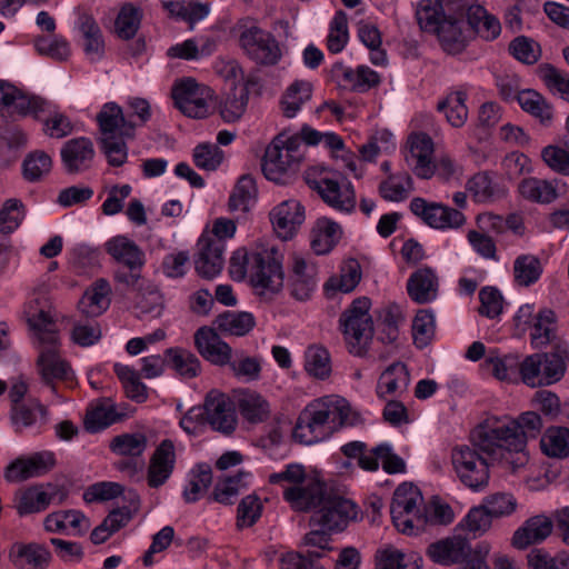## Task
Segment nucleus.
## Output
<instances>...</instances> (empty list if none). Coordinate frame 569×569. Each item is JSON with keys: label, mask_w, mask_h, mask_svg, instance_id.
Returning a JSON list of instances; mask_svg holds the SVG:
<instances>
[{"label": "nucleus", "mask_w": 569, "mask_h": 569, "mask_svg": "<svg viewBox=\"0 0 569 569\" xmlns=\"http://www.w3.org/2000/svg\"><path fill=\"white\" fill-rule=\"evenodd\" d=\"M39 356L37 369L44 385L56 392V381H63L71 385L74 380V372L70 365L60 355V343H39Z\"/></svg>", "instance_id": "4468645a"}, {"label": "nucleus", "mask_w": 569, "mask_h": 569, "mask_svg": "<svg viewBox=\"0 0 569 569\" xmlns=\"http://www.w3.org/2000/svg\"><path fill=\"white\" fill-rule=\"evenodd\" d=\"M34 48L39 54L56 61H66L71 54L70 43L60 36L38 37L34 40Z\"/></svg>", "instance_id": "69168bd1"}, {"label": "nucleus", "mask_w": 569, "mask_h": 569, "mask_svg": "<svg viewBox=\"0 0 569 569\" xmlns=\"http://www.w3.org/2000/svg\"><path fill=\"white\" fill-rule=\"evenodd\" d=\"M358 37L370 50V61L375 66H386L388 57L386 50L381 48L382 37L378 27L370 22L360 21L358 24Z\"/></svg>", "instance_id": "3c124183"}, {"label": "nucleus", "mask_w": 569, "mask_h": 569, "mask_svg": "<svg viewBox=\"0 0 569 569\" xmlns=\"http://www.w3.org/2000/svg\"><path fill=\"white\" fill-rule=\"evenodd\" d=\"M332 78L342 82V86L356 92H367L380 84L381 79L378 72L368 66H359L357 69L345 67L341 63L335 64L331 70Z\"/></svg>", "instance_id": "bb28decb"}, {"label": "nucleus", "mask_w": 569, "mask_h": 569, "mask_svg": "<svg viewBox=\"0 0 569 569\" xmlns=\"http://www.w3.org/2000/svg\"><path fill=\"white\" fill-rule=\"evenodd\" d=\"M78 28L83 39V50L91 61H98L104 53V41L101 29L94 18L82 13L78 18Z\"/></svg>", "instance_id": "e433bc0d"}, {"label": "nucleus", "mask_w": 569, "mask_h": 569, "mask_svg": "<svg viewBox=\"0 0 569 569\" xmlns=\"http://www.w3.org/2000/svg\"><path fill=\"white\" fill-rule=\"evenodd\" d=\"M89 527V520L82 512L77 510L52 512L44 519V528L50 532L82 536L88 531Z\"/></svg>", "instance_id": "473e14b6"}, {"label": "nucleus", "mask_w": 569, "mask_h": 569, "mask_svg": "<svg viewBox=\"0 0 569 569\" xmlns=\"http://www.w3.org/2000/svg\"><path fill=\"white\" fill-rule=\"evenodd\" d=\"M322 184H325V188H322V201L343 212H351L355 209L356 194L349 181L340 186L336 180L322 179Z\"/></svg>", "instance_id": "ea45409f"}, {"label": "nucleus", "mask_w": 569, "mask_h": 569, "mask_svg": "<svg viewBox=\"0 0 569 569\" xmlns=\"http://www.w3.org/2000/svg\"><path fill=\"white\" fill-rule=\"evenodd\" d=\"M410 375L403 362H393L380 375L376 392L380 399L388 396H398L407 391Z\"/></svg>", "instance_id": "f704fd0d"}, {"label": "nucleus", "mask_w": 569, "mask_h": 569, "mask_svg": "<svg viewBox=\"0 0 569 569\" xmlns=\"http://www.w3.org/2000/svg\"><path fill=\"white\" fill-rule=\"evenodd\" d=\"M542 452L551 458L569 457V429L566 427H551L541 437Z\"/></svg>", "instance_id": "603ef678"}, {"label": "nucleus", "mask_w": 569, "mask_h": 569, "mask_svg": "<svg viewBox=\"0 0 569 569\" xmlns=\"http://www.w3.org/2000/svg\"><path fill=\"white\" fill-rule=\"evenodd\" d=\"M467 94L465 91H455L447 96L443 101L438 103V110L445 111L448 122L459 128L461 127L468 117V109L465 104Z\"/></svg>", "instance_id": "052dcab7"}, {"label": "nucleus", "mask_w": 569, "mask_h": 569, "mask_svg": "<svg viewBox=\"0 0 569 569\" xmlns=\"http://www.w3.org/2000/svg\"><path fill=\"white\" fill-rule=\"evenodd\" d=\"M409 151L406 154L407 163L413 173L421 179H430L432 170L430 163L433 154V141L423 132L412 133L407 141Z\"/></svg>", "instance_id": "b1692460"}, {"label": "nucleus", "mask_w": 569, "mask_h": 569, "mask_svg": "<svg viewBox=\"0 0 569 569\" xmlns=\"http://www.w3.org/2000/svg\"><path fill=\"white\" fill-rule=\"evenodd\" d=\"M320 551L301 550L290 551L281 556V569H320Z\"/></svg>", "instance_id": "774afa93"}, {"label": "nucleus", "mask_w": 569, "mask_h": 569, "mask_svg": "<svg viewBox=\"0 0 569 569\" xmlns=\"http://www.w3.org/2000/svg\"><path fill=\"white\" fill-rule=\"evenodd\" d=\"M257 198V186L252 176H241L230 197L228 208L230 211L247 212Z\"/></svg>", "instance_id": "09e8293b"}, {"label": "nucleus", "mask_w": 569, "mask_h": 569, "mask_svg": "<svg viewBox=\"0 0 569 569\" xmlns=\"http://www.w3.org/2000/svg\"><path fill=\"white\" fill-rule=\"evenodd\" d=\"M350 412L351 408L345 398L338 396L322 398V438L330 437L346 425H353Z\"/></svg>", "instance_id": "cd10ccee"}, {"label": "nucleus", "mask_w": 569, "mask_h": 569, "mask_svg": "<svg viewBox=\"0 0 569 569\" xmlns=\"http://www.w3.org/2000/svg\"><path fill=\"white\" fill-rule=\"evenodd\" d=\"M9 558L19 569H46L50 563L51 553L39 543H14Z\"/></svg>", "instance_id": "7c9ffc66"}, {"label": "nucleus", "mask_w": 569, "mask_h": 569, "mask_svg": "<svg viewBox=\"0 0 569 569\" xmlns=\"http://www.w3.org/2000/svg\"><path fill=\"white\" fill-rule=\"evenodd\" d=\"M313 86L306 80H296L283 92L280 106L287 118H293L301 106L312 97Z\"/></svg>", "instance_id": "a18cd8bd"}, {"label": "nucleus", "mask_w": 569, "mask_h": 569, "mask_svg": "<svg viewBox=\"0 0 569 569\" xmlns=\"http://www.w3.org/2000/svg\"><path fill=\"white\" fill-rule=\"evenodd\" d=\"M63 167L68 173H80L90 169L96 151L93 142L87 137L68 140L60 151Z\"/></svg>", "instance_id": "5701e85b"}, {"label": "nucleus", "mask_w": 569, "mask_h": 569, "mask_svg": "<svg viewBox=\"0 0 569 569\" xmlns=\"http://www.w3.org/2000/svg\"><path fill=\"white\" fill-rule=\"evenodd\" d=\"M197 246L198 252L194 257L197 273L206 279L214 278L223 268L226 246L219 244V241H208L207 238H200Z\"/></svg>", "instance_id": "a878e982"}, {"label": "nucleus", "mask_w": 569, "mask_h": 569, "mask_svg": "<svg viewBox=\"0 0 569 569\" xmlns=\"http://www.w3.org/2000/svg\"><path fill=\"white\" fill-rule=\"evenodd\" d=\"M413 180L411 176L402 170L389 173L378 187L380 197L390 202H401L406 200L413 191Z\"/></svg>", "instance_id": "a19ab883"}, {"label": "nucleus", "mask_w": 569, "mask_h": 569, "mask_svg": "<svg viewBox=\"0 0 569 569\" xmlns=\"http://www.w3.org/2000/svg\"><path fill=\"white\" fill-rule=\"evenodd\" d=\"M360 279V266L356 260H351L341 268L339 276H332L327 280L325 291L328 297L337 291L349 293L357 287Z\"/></svg>", "instance_id": "8fccbe9b"}, {"label": "nucleus", "mask_w": 569, "mask_h": 569, "mask_svg": "<svg viewBox=\"0 0 569 569\" xmlns=\"http://www.w3.org/2000/svg\"><path fill=\"white\" fill-rule=\"evenodd\" d=\"M111 288L106 279H98L92 287L86 291L79 302L80 311L88 317H97L101 315L110 303L109 295Z\"/></svg>", "instance_id": "37998d69"}, {"label": "nucleus", "mask_w": 569, "mask_h": 569, "mask_svg": "<svg viewBox=\"0 0 569 569\" xmlns=\"http://www.w3.org/2000/svg\"><path fill=\"white\" fill-rule=\"evenodd\" d=\"M466 27H468L466 19L442 18V24L435 33L445 51L455 54L463 50L467 42Z\"/></svg>", "instance_id": "58836bf2"}, {"label": "nucleus", "mask_w": 569, "mask_h": 569, "mask_svg": "<svg viewBox=\"0 0 569 569\" xmlns=\"http://www.w3.org/2000/svg\"><path fill=\"white\" fill-rule=\"evenodd\" d=\"M356 517V505L345 497V487L322 481V551L332 550L325 537L345 531Z\"/></svg>", "instance_id": "423d86ee"}, {"label": "nucleus", "mask_w": 569, "mask_h": 569, "mask_svg": "<svg viewBox=\"0 0 569 569\" xmlns=\"http://www.w3.org/2000/svg\"><path fill=\"white\" fill-rule=\"evenodd\" d=\"M302 159L299 139L279 134L266 148L262 172L269 181L284 184L293 177Z\"/></svg>", "instance_id": "20e7f679"}, {"label": "nucleus", "mask_w": 569, "mask_h": 569, "mask_svg": "<svg viewBox=\"0 0 569 569\" xmlns=\"http://www.w3.org/2000/svg\"><path fill=\"white\" fill-rule=\"evenodd\" d=\"M164 356L168 366L182 379H193L201 372V362L190 350L172 347L166 349Z\"/></svg>", "instance_id": "79ce46f5"}, {"label": "nucleus", "mask_w": 569, "mask_h": 569, "mask_svg": "<svg viewBox=\"0 0 569 569\" xmlns=\"http://www.w3.org/2000/svg\"><path fill=\"white\" fill-rule=\"evenodd\" d=\"M320 427V401L315 400L298 417L293 428V438L302 445H312L318 441Z\"/></svg>", "instance_id": "4c0bfd02"}, {"label": "nucleus", "mask_w": 569, "mask_h": 569, "mask_svg": "<svg viewBox=\"0 0 569 569\" xmlns=\"http://www.w3.org/2000/svg\"><path fill=\"white\" fill-rule=\"evenodd\" d=\"M540 260L532 254L519 256L513 264L515 280L518 284L528 287L535 283L541 276Z\"/></svg>", "instance_id": "e2e57ef3"}, {"label": "nucleus", "mask_w": 569, "mask_h": 569, "mask_svg": "<svg viewBox=\"0 0 569 569\" xmlns=\"http://www.w3.org/2000/svg\"><path fill=\"white\" fill-rule=\"evenodd\" d=\"M269 482L283 488L282 497L296 512H310L320 506V475L307 473L299 463L287 465L284 470L269 476Z\"/></svg>", "instance_id": "7ed1b4c3"}, {"label": "nucleus", "mask_w": 569, "mask_h": 569, "mask_svg": "<svg viewBox=\"0 0 569 569\" xmlns=\"http://www.w3.org/2000/svg\"><path fill=\"white\" fill-rule=\"evenodd\" d=\"M493 518L482 502L472 507L459 522L458 528L472 535V538L483 536L492 527Z\"/></svg>", "instance_id": "13d9d810"}, {"label": "nucleus", "mask_w": 569, "mask_h": 569, "mask_svg": "<svg viewBox=\"0 0 569 569\" xmlns=\"http://www.w3.org/2000/svg\"><path fill=\"white\" fill-rule=\"evenodd\" d=\"M250 473L239 471L233 477H227L217 482L213 490V500L220 503H232L241 490L247 489Z\"/></svg>", "instance_id": "864d4df0"}, {"label": "nucleus", "mask_w": 569, "mask_h": 569, "mask_svg": "<svg viewBox=\"0 0 569 569\" xmlns=\"http://www.w3.org/2000/svg\"><path fill=\"white\" fill-rule=\"evenodd\" d=\"M555 529L553 517L540 513L528 518L512 535L511 545L518 550L543 542Z\"/></svg>", "instance_id": "aec40b11"}, {"label": "nucleus", "mask_w": 569, "mask_h": 569, "mask_svg": "<svg viewBox=\"0 0 569 569\" xmlns=\"http://www.w3.org/2000/svg\"><path fill=\"white\" fill-rule=\"evenodd\" d=\"M134 308L140 315L157 318L163 310V297L151 281H142L134 295Z\"/></svg>", "instance_id": "c03bdc74"}, {"label": "nucleus", "mask_w": 569, "mask_h": 569, "mask_svg": "<svg viewBox=\"0 0 569 569\" xmlns=\"http://www.w3.org/2000/svg\"><path fill=\"white\" fill-rule=\"evenodd\" d=\"M520 194L531 201L549 203L557 197L553 186L546 181L536 178H528L520 182Z\"/></svg>", "instance_id": "0e129e2a"}, {"label": "nucleus", "mask_w": 569, "mask_h": 569, "mask_svg": "<svg viewBox=\"0 0 569 569\" xmlns=\"http://www.w3.org/2000/svg\"><path fill=\"white\" fill-rule=\"evenodd\" d=\"M207 87L199 86L193 79L188 78L177 82L172 88V98L177 108L187 117L201 119L209 113Z\"/></svg>", "instance_id": "f3484780"}, {"label": "nucleus", "mask_w": 569, "mask_h": 569, "mask_svg": "<svg viewBox=\"0 0 569 569\" xmlns=\"http://www.w3.org/2000/svg\"><path fill=\"white\" fill-rule=\"evenodd\" d=\"M306 220V210L297 199L282 200L269 211V221L282 241L292 240Z\"/></svg>", "instance_id": "dca6fc26"}, {"label": "nucleus", "mask_w": 569, "mask_h": 569, "mask_svg": "<svg viewBox=\"0 0 569 569\" xmlns=\"http://www.w3.org/2000/svg\"><path fill=\"white\" fill-rule=\"evenodd\" d=\"M542 427L541 417L535 411H527L518 420H498L477 427L471 433V441L482 452L507 462L515 463L511 456L516 453L517 462L522 465L527 438H536Z\"/></svg>", "instance_id": "f257e3e1"}, {"label": "nucleus", "mask_w": 569, "mask_h": 569, "mask_svg": "<svg viewBox=\"0 0 569 569\" xmlns=\"http://www.w3.org/2000/svg\"><path fill=\"white\" fill-rule=\"evenodd\" d=\"M249 94L247 89L234 90L228 93L220 102L219 112L226 122H236L244 113Z\"/></svg>", "instance_id": "680f3d73"}, {"label": "nucleus", "mask_w": 569, "mask_h": 569, "mask_svg": "<svg viewBox=\"0 0 569 569\" xmlns=\"http://www.w3.org/2000/svg\"><path fill=\"white\" fill-rule=\"evenodd\" d=\"M0 114L2 117L32 116L36 119H42V131L52 139L68 137L74 129L70 118L54 103L24 92L4 80H0Z\"/></svg>", "instance_id": "f03ea898"}, {"label": "nucleus", "mask_w": 569, "mask_h": 569, "mask_svg": "<svg viewBox=\"0 0 569 569\" xmlns=\"http://www.w3.org/2000/svg\"><path fill=\"white\" fill-rule=\"evenodd\" d=\"M282 253L276 248L252 251L250 279L260 293L278 292L283 286Z\"/></svg>", "instance_id": "9d476101"}, {"label": "nucleus", "mask_w": 569, "mask_h": 569, "mask_svg": "<svg viewBox=\"0 0 569 569\" xmlns=\"http://www.w3.org/2000/svg\"><path fill=\"white\" fill-rule=\"evenodd\" d=\"M293 283L292 295L299 300H306L315 291L318 273L317 264L302 254L295 253L292 257Z\"/></svg>", "instance_id": "2f4dec72"}, {"label": "nucleus", "mask_w": 569, "mask_h": 569, "mask_svg": "<svg viewBox=\"0 0 569 569\" xmlns=\"http://www.w3.org/2000/svg\"><path fill=\"white\" fill-rule=\"evenodd\" d=\"M96 119L99 126L100 138L134 136V121L130 119V116L126 117L122 108L116 102L104 103Z\"/></svg>", "instance_id": "412c9836"}, {"label": "nucleus", "mask_w": 569, "mask_h": 569, "mask_svg": "<svg viewBox=\"0 0 569 569\" xmlns=\"http://www.w3.org/2000/svg\"><path fill=\"white\" fill-rule=\"evenodd\" d=\"M217 328L231 336H244L256 326L252 313L246 311H226L216 319Z\"/></svg>", "instance_id": "49530a36"}, {"label": "nucleus", "mask_w": 569, "mask_h": 569, "mask_svg": "<svg viewBox=\"0 0 569 569\" xmlns=\"http://www.w3.org/2000/svg\"><path fill=\"white\" fill-rule=\"evenodd\" d=\"M27 322L38 339V343H54L59 340L56 329V311L50 299L38 295L31 299L24 310Z\"/></svg>", "instance_id": "f8f14e48"}, {"label": "nucleus", "mask_w": 569, "mask_h": 569, "mask_svg": "<svg viewBox=\"0 0 569 569\" xmlns=\"http://www.w3.org/2000/svg\"><path fill=\"white\" fill-rule=\"evenodd\" d=\"M409 207L415 216L436 229L459 228L466 220L459 210L437 202H428L420 197L413 198Z\"/></svg>", "instance_id": "a211bd4d"}, {"label": "nucleus", "mask_w": 569, "mask_h": 569, "mask_svg": "<svg viewBox=\"0 0 569 569\" xmlns=\"http://www.w3.org/2000/svg\"><path fill=\"white\" fill-rule=\"evenodd\" d=\"M530 333L536 347L548 345L555 338L556 313L551 309H542L535 317Z\"/></svg>", "instance_id": "bf43d9fd"}, {"label": "nucleus", "mask_w": 569, "mask_h": 569, "mask_svg": "<svg viewBox=\"0 0 569 569\" xmlns=\"http://www.w3.org/2000/svg\"><path fill=\"white\" fill-rule=\"evenodd\" d=\"M438 277L429 267L415 271L407 282L409 297L420 305L435 300L438 295Z\"/></svg>", "instance_id": "72a5a7b5"}, {"label": "nucleus", "mask_w": 569, "mask_h": 569, "mask_svg": "<svg viewBox=\"0 0 569 569\" xmlns=\"http://www.w3.org/2000/svg\"><path fill=\"white\" fill-rule=\"evenodd\" d=\"M194 345L198 352L216 366L230 363L232 350L211 328L201 327L194 333Z\"/></svg>", "instance_id": "393cba45"}, {"label": "nucleus", "mask_w": 569, "mask_h": 569, "mask_svg": "<svg viewBox=\"0 0 569 569\" xmlns=\"http://www.w3.org/2000/svg\"><path fill=\"white\" fill-rule=\"evenodd\" d=\"M10 420L16 432H22L38 422H47L48 410L37 399H31L23 403L12 405Z\"/></svg>", "instance_id": "c9c22d12"}, {"label": "nucleus", "mask_w": 569, "mask_h": 569, "mask_svg": "<svg viewBox=\"0 0 569 569\" xmlns=\"http://www.w3.org/2000/svg\"><path fill=\"white\" fill-rule=\"evenodd\" d=\"M113 370L130 399L137 402H143L147 399V388L140 380L141 373L133 367L121 363H116Z\"/></svg>", "instance_id": "6e6d98bb"}, {"label": "nucleus", "mask_w": 569, "mask_h": 569, "mask_svg": "<svg viewBox=\"0 0 569 569\" xmlns=\"http://www.w3.org/2000/svg\"><path fill=\"white\" fill-rule=\"evenodd\" d=\"M207 423L224 436L232 435L238 426L237 406L228 395L218 390L207 393L203 402Z\"/></svg>", "instance_id": "ddd939ff"}, {"label": "nucleus", "mask_w": 569, "mask_h": 569, "mask_svg": "<svg viewBox=\"0 0 569 569\" xmlns=\"http://www.w3.org/2000/svg\"><path fill=\"white\" fill-rule=\"evenodd\" d=\"M451 462L461 483L473 491L485 489L490 479L488 462L475 448L457 446L451 451Z\"/></svg>", "instance_id": "9b49d317"}, {"label": "nucleus", "mask_w": 569, "mask_h": 569, "mask_svg": "<svg viewBox=\"0 0 569 569\" xmlns=\"http://www.w3.org/2000/svg\"><path fill=\"white\" fill-rule=\"evenodd\" d=\"M106 252L122 267H143L146 256L142 249L126 236H116L104 243Z\"/></svg>", "instance_id": "c756f323"}, {"label": "nucleus", "mask_w": 569, "mask_h": 569, "mask_svg": "<svg viewBox=\"0 0 569 569\" xmlns=\"http://www.w3.org/2000/svg\"><path fill=\"white\" fill-rule=\"evenodd\" d=\"M142 9L132 3H124L116 19V32L124 40L132 39L140 28Z\"/></svg>", "instance_id": "4d7b16f0"}, {"label": "nucleus", "mask_w": 569, "mask_h": 569, "mask_svg": "<svg viewBox=\"0 0 569 569\" xmlns=\"http://www.w3.org/2000/svg\"><path fill=\"white\" fill-rule=\"evenodd\" d=\"M468 27L486 40L496 39L501 31L499 20L481 6L469 8Z\"/></svg>", "instance_id": "de8ad7c7"}, {"label": "nucleus", "mask_w": 569, "mask_h": 569, "mask_svg": "<svg viewBox=\"0 0 569 569\" xmlns=\"http://www.w3.org/2000/svg\"><path fill=\"white\" fill-rule=\"evenodd\" d=\"M427 556L440 566L465 565L462 569H489L481 557H472V548L469 540L460 535H455L430 543Z\"/></svg>", "instance_id": "1a4fd4ad"}, {"label": "nucleus", "mask_w": 569, "mask_h": 569, "mask_svg": "<svg viewBox=\"0 0 569 569\" xmlns=\"http://www.w3.org/2000/svg\"><path fill=\"white\" fill-rule=\"evenodd\" d=\"M517 101L526 111L538 118L542 124L552 120V107L535 90H523L517 94Z\"/></svg>", "instance_id": "5fc2aeb1"}, {"label": "nucleus", "mask_w": 569, "mask_h": 569, "mask_svg": "<svg viewBox=\"0 0 569 569\" xmlns=\"http://www.w3.org/2000/svg\"><path fill=\"white\" fill-rule=\"evenodd\" d=\"M236 406L243 420L250 425L267 421L271 413L268 400L249 389L239 390L236 393Z\"/></svg>", "instance_id": "c85d7f7f"}, {"label": "nucleus", "mask_w": 569, "mask_h": 569, "mask_svg": "<svg viewBox=\"0 0 569 569\" xmlns=\"http://www.w3.org/2000/svg\"><path fill=\"white\" fill-rule=\"evenodd\" d=\"M239 43L246 54L259 64H274L280 58L276 39L257 26L244 28L239 34Z\"/></svg>", "instance_id": "2eb2a0df"}, {"label": "nucleus", "mask_w": 569, "mask_h": 569, "mask_svg": "<svg viewBox=\"0 0 569 569\" xmlns=\"http://www.w3.org/2000/svg\"><path fill=\"white\" fill-rule=\"evenodd\" d=\"M147 443L143 433H122L111 440L110 449L120 456L138 457L147 449Z\"/></svg>", "instance_id": "338daca9"}, {"label": "nucleus", "mask_w": 569, "mask_h": 569, "mask_svg": "<svg viewBox=\"0 0 569 569\" xmlns=\"http://www.w3.org/2000/svg\"><path fill=\"white\" fill-rule=\"evenodd\" d=\"M370 305L368 298H358L340 319L348 350L357 357L367 355L373 337V322L369 315Z\"/></svg>", "instance_id": "0eeeda50"}, {"label": "nucleus", "mask_w": 569, "mask_h": 569, "mask_svg": "<svg viewBox=\"0 0 569 569\" xmlns=\"http://www.w3.org/2000/svg\"><path fill=\"white\" fill-rule=\"evenodd\" d=\"M568 360L569 352L560 349L527 356L520 363L521 380L532 388L552 385L563 377Z\"/></svg>", "instance_id": "6e6552de"}, {"label": "nucleus", "mask_w": 569, "mask_h": 569, "mask_svg": "<svg viewBox=\"0 0 569 569\" xmlns=\"http://www.w3.org/2000/svg\"><path fill=\"white\" fill-rule=\"evenodd\" d=\"M56 466V458L51 451L34 452L12 461L6 469V479L10 482H20L30 478L40 477Z\"/></svg>", "instance_id": "6ab92c4d"}, {"label": "nucleus", "mask_w": 569, "mask_h": 569, "mask_svg": "<svg viewBox=\"0 0 569 569\" xmlns=\"http://www.w3.org/2000/svg\"><path fill=\"white\" fill-rule=\"evenodd\" d=\"M390 515L397 530L406 535L423 531L428 523L422 495L416 486L408 482L401 483L395 490Z\"/></svg>", "instance_id": "39448f33"}, {"label": "nucleus", "mask_w": 569, "mask_h": 569, "mask_svg": "<svg viewBox=\"0 0 569 569\" xmlns=\"http://www.w3.org/2000/svg\"><path fill=\"white\" fill-rule=\"evenodd\" d=\"M176 465V450L171 440L164 439L156 448L149 460L147 483L150 488L163 486L171 477Z\"/></svg>", "instance_id": "4be33fe9"}]
</instances>
